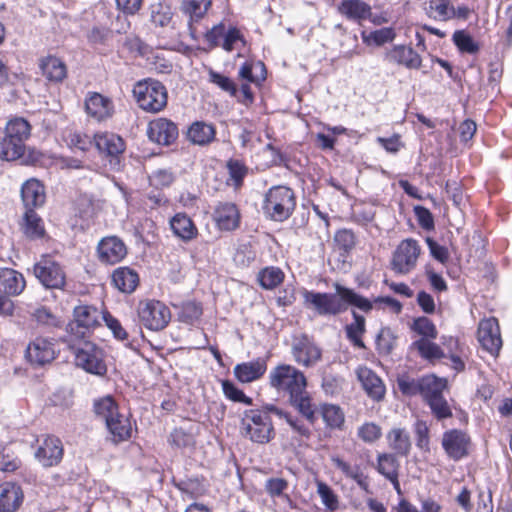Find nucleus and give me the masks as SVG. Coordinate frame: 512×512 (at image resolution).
I'll return each instance as SVG.
<instances>
[{
	"mask_svg": "<svg viewBox=\"0 0 512 512\" xmlns=\"http://www.w3.org/2000/svg\"><path fill=\"white\" fill-rule=\"evenodd\" d=\"M23 501L21 488L11 482L0 484V512H14Z\"/></svg>",
	"mask_w": 512,
	"mask_h": 512,
	"instance_id": "22",
	"label": "nucleus"
},
{
	"mask_svg": "<svg viewBox=\"0 0 512 512\" xmlns=\"http://www.w3.org/2000/svg\"><path fill=\"white\" fill-rule=\"evenodd\" d=\"M68 145L72 148L86 151L92 146V139L80 132H70L66 138Z\"/></svg>",
	"mask_w": 512,
	"mask_h": 512,
	"instance_id": "60",
	"label": "nucleus"
},
{
	"mask_svg": "<svg viewBox=\"0 0 512 512\" xmlns=\"http://www.w3.org/2000/svg\"><path fill=\"white\" fill-rule=\"evenodd\" d=\"M212 0H183V11L192 18H201L208 10Z\"/></svg>",
	"mask_w": 512,
	"mask_h": 512,
	"instance_id": "54",
	"label": "nucleus"
},
{
	"mask_svg": "<svg viewBox=\"0 0 512 512\" xmlns=\"http://www.w3.org/2000/svg\"><path fill=\"white\" fill-rule=\"evenodd\" d=\"M174 8L168 2H159L151 8V21L160 27L173 23Z\"/></svg>",
	"mask_w": 512,
	"mask_h": 512,
	"instance_id": "42",
	"label": "nucleus"
},
{
	"mask_svg": "<svg viewBox=\"0 0 512 512\" xmlns=\"http://www.w3.org/2000/svg\"><path fill=\"white\" fill-rule=\"evenodd\" d=\"M413 346L418 350L419 354L427 360L433 361L440 359L444 353L440 346L430 339L421 338L413 343Z\"/></svg>",
	"mask_w": 512,
	"mask_h": 512,
	"instance_id": "46",
	"label": "nucleus"
},
{
	"mask_svg": "<svg viewBox=\"0 0 512 512\" xmlns=\"http://www.w3.org/2000/svg\"><path fill=\"white\" fill-rule=\"evenodd\" d=\"M56 353L54 338L38 336L28 344L26 358L32 364L42 366L53 361Z\"/></svg>",
	"mask_w": 512,
	"mask_h": 512,
	"instance_id": "11",
	"label": "nucleus"
},
{
	"mask_svg": "<svg viewBox=\"0 0 512 512\" xmlns=\"http://www.w3.org/2000/svg\"><path fill=\"white\" fill-rule=\"evenodd\" d=\"M416 445L423 451H429V427L425 421L415 423Z\"/></svg>",
	"mask_w": 512,
	"mask_h": 512,
	"instance_id": "61",
	"label": "nucleus"
},
{
	"mask_svg": "<svg viewBox=\"0 0 512 512\" xmlns=\"http://www.w3.org/2000/svg\"><path fill=\"white\" fill-rule=\"evenodd\" d=\"M421 248L414 239H405L395 249L392 260V270L401 275L408 274L415 267L420 255Z\"/></svg>",
	"mask_w": 512,
	"mask_h": 512,
	"instance_id": "10",
	"label": "nucleus"
},
{
	"mask_svg": "<svg viewBox=\"0 0 512 512\" xmlns=\"http://www.w3.org/2000/svg\"><path fill=\"white\" fill-rule=\"evenodd\" d=\"M354 321L346 326V334L349 340L357 347L364 348L362 335L365 331V318L353 313Z\"/></svg>",
	"mask_w": 512,
	"mask_h": 512,
	"instance_id": "45",
	"label": "nucleus"
},
{
	"mask_svg": "<svg viewBox=\"0 0 512 512\" xmlns=\"http://www.w3.org/2000/svg\"><path fill=\"white\" fill-rule=\"evenodd\" d=\"M411 329L425 339H435L437 330L435 325L427 317H419L414 320Z\"/></svg>",
	"mask_w": 512,
	"mask_h": 512,
	"instance_id": "53",
	"label": "nucleus"
},
{
	"mask_svg": "<svg viewBox=\"0 0 512 512\" xmlns=\"http://www.w3.org/2000/svg\"><path fill=\"white\" fill-rule=\"evenodd\" d=\"M174 180L173 172L168 169L156 170L149 176L150 185L157 189L170 186Z\"/></svg>",
	"mask_w": 512,
	"mask_h": 512,
	"instance_id": "59",
	"label": "nucleus"
},
{
	"mask_svg": "<svg viewBox=\"0 0 512 512\" xmlns=\"http://www.w3.org/2000/svg\"><path fill=\"white\" fill-rule=\"evenodd\" d=\"M214 219L220 229L229 231L238 227L240 215L234 204L221 203L215 209Z\"/></svg>",
	"mask_w": 512,
	"mask_h": 512,
	"instance_id": "25",
	"label": "nucleus"
},
{
	"mask_svg": "<svg viewBox=\"0 0 512 512\" xmlns=\"http://www.w3.org/2000/svg\"><path fill=\"white\" fill-rule=\"evenodd\" d=\"M241 429L251 441L260 444L269 442L273 434L271 418L261 410L246 411L241 420Z\"/></svg>",
	"mask_w": 512,
	"mask_h": 512,
	"instance_id": "6",
	"label": "nucleus"
},
{
	"mask_svg": "<svg viewBox=\"0 0 512 512\" xmlns=\"http://www.w3.org/2000/svg\"><path fill=\"white\" fill-rule=\"evenodd\" d=\"M427 404L429 405L433 415L439 420L452 416V411L443 395L434 396L427 402Z\"/></svg>",
	"mask_w": 512,
	"mask_h": 512,
	"instance_id": "55",
	"label": "nucleus"
},
{
	"mask_svg": "<svg viewBox=\"0 0 512 512\" xmlns=\"http://www.w3.org/2000/svg\"><path fill=\"white\" fill-rule=\"evenodd\" d=\"M389 447L399 455H407L410 448V437L402 428H393L387 433Z\"/></svg>",
	"mask_w": 512,
	"mask_h": 512,
	"instance_id": "36",
	"label": "nucleus"
},
{
	"mask_svg": "<svg viewBox=\"0 0 512 512\" xmlns=\"http://www.w3.org/2000/svg\"><path fill=\"white\" fill-rule=\"evenodd\" d=\"M335 293H321L303 289V303L307 308L314 309L319 315H337L352 305L364 312L372 309V303L339 283L334 284Z\"/></svg>",
	"mask_w": 512,
	"mask_h": 512,
	"instance_id": "1",
	"label": "nucleus"
},
{
	"mask_svg": "<svg viewBox=\"0 0 512 512\" xmlns=\"http://www.w3.org/2000/svg\"><path fill=\"white\" fill-rule=\"evenodd\" d=\"M5 134L11 138L18 139L22 142H26L31 134V125L29 122L22 118L16 117L9 120L5 127Z\"/></svg>",
	"mask_w": 512,
	"mask_h": 512,
	"instance_id": "41",
	"label": "nucleus"
},
{
	"mask_svg": "<svg viewBox=\"0 0 512 512\" xmlns=\"http://www.w3.org/2000/svg\"><path fill=\"white\" fill-rule=\"evenodd\" d=\"M115 443L128 440L132 435V425L129 418L119 413L106 425Z\"/></svg>",
	"mask_w": 512,
	"mask_h": 512,
	"instance_id": "33",
	"label": "nucleus"
},
{
	"mask_svg": "<svg viewBox=\"0 0 512 512\" xmlns=\"http://www.w3.org/2000/svg\"><path fill=\"white\" fill-rule=\"evenodd\" d=\"M266 370V361L258 358L254 361L237 364L234 367V375L240 382L250 383L261 378Z\"/></svg>",
	"mask_w": 512,
	"mask_h": 512,
	"instance_id": "23",
	"label": "nucleus"
},
{
	"mask_svg": "<svg viewBox=\"0 0 512 512\" xmlns=\"http://www.w3.org/2000/svg\"><path fill=\"white\" fill-rule=\"evenodd\" d=\"M446 388V380L437 378L434 375H428L420 379V395L426 402L430 401L434 396L442 395Z\"/></svg>",
	"mask_w": 512,
	"mask_h": 512,
	"instance_id": "35",
	"label": "nucleus"
},
{
	"mask_svg": "<svg viewBox=\"0 0 512 512\" xmlns=\"http://www.w3.org/2000/svg\"><path fill=\"white\" fill-rule=\"evenodd\" d=\"M288 489V482L283 478H269L265 483V490L270 497H281Z\"/></svg>",
	"mask_w": 512,
	"mask_h": 512,
	"instance_id": "62",
	"label": "nucleus"
},
{
	"mask_svg": "<svg viewBox=\"0 0 512 512\" xmlns=\"http://www.w3.org/2000/svg\"><path fill=\"white\" fill-rule=\"evenodd\" d=\"M34 275L46 288L61 289L65 285L66 274L62 266L48 255L35 263Z\"/></svg>",
	"mask_w": 512,
	"mask_h": 512,
	"instance_id": "9",
	"label": "nucleus"
},
{
	"mask_svg": "<svg viewBox=\"0 0 512 512\" xmlns=\"http://www.w3.org/2000/svg\"><path fill=\"white\" fill-rule=\"evenodd\" d=\"M290 404L304 416L310 424H314L318 418V409L312 403V399L306 389L300 390L289 397Z\"/></svg>",
	"mask_w": 512,
	"mask_h": 512,
	"instance_id": "28",
	"label": "nucleus"
},
{
	"mask_svg": "<svg viewBox=\"0 0 512 512\" xmlns=\"http://www.w3.org/2000/svg\"><path fill=\"white\" fill-rule=\"evenodd\" d=\"M94 142L100 153L111 157L119 165V157L126 149L125 142L122 137L115 133L103 132L94 136Z\"/></svg>",
	"mask_w": 512,
	"mask_h": 512,
	"instance_id": "18",
	"label": "nucleus"
},
{
	"mask_svg": "<svg viewBox=\"0 0 512 512\" xmlns=\"http://www.w3.org/2000/svg\"><path fill=\"white\" fill-rule=\"evenodd\" d=\"M284 280V273L278 267H266L258 274V281L264 289H274Z\"/></svg>",
	"mask_w": 512,
	"mask_h": 512,
	"instance_id": "44",
	"label": "nucleus"
},
{
	"mask_svg": "<svg viewBox=\"0 0 512 512\" xmlns=\"http://www.w3.org/2000/svg\"><path fill=\"white\" fill-rule=\"evenodd\" d=\"M147 133L151 141L168 146L177 139L178 128L166 118H157L149 123Z\"/></svg>",
	"mask_w": 512,
	"mask_h": 512,
	"instance_id": "16",
	"label": "nucleus"
},
{
	"mask_svg": "<svg viewBox=\"0 0 512 512\" xmlns=\"http://www.w3.org/2000/svg\"><path fill=\"white\" fill-rule=\"evenodd\" d=\"M85 109L87 114L97 121L110 118L114 112L112 101L99 93H90L87 96Z\"/></svg>",
	"mask_w": 512,
	"mask_h": 512,
	"instance_id": "20",
	"label": "nucleus"
},
{
	"mask_svg": "<svg viewBox=\"0 0 512 512\" xmlns=\"http://www.w3.org/2000/svg\"><path fill=\"white\" fill-rule=\"evenodd\" d=\"M296 206L295 194L287 186H274L265 194L264 213L274 221H284L290 217Z\"/></svg>",
	"mask_w": 512,
	"mask_h": 512,
	"instance_id": "2",
	"label": "nucleus"
},
{
	"mask_svg": "<svg viewBox=\"0 0 512 512\" xmlns=\"http://www.w3.org/2000/svg\"><path fill=\"white\" fill-rule=\"evenodd\" d=\"M357 376L364 390L374 400H381L385 394V386L382 380L369 368L360 367Z\"/></svg>",
	"mask_w": 512,
	"mask_h": 512,
	"instance_id": "24",
	"label": "nucleus"
},
{
	"mask_svg": "<svg viewBox=\"0 0 512 512\" xmlns=\"http://www.w3.org/2000/svg\"><path fill=\"white\" fill-rule=\"evenodd\" d=\"M215 137V129L212 125L204 122L193 123L188 130V138L198 145L210 143Z\"/></svg>",
	"mask_w": 512,
	"mask_h": 512,
	"instance_id": "37",
	"label": "nucleus"
},
{
	"mask_svg": "<svg viewBox=\"0 0 512 512\" xmlns=\"http://www.w3.org/2000/svg\"><path fill=\"white\" fill-rule=\"evenodd\" d=\"M396 337L390 328H382L376 338L377 350L380 354H389L395 346Z\"/></svg>",
	"mask_w": 512,
	"mask_h": 512,
	"instance_id": "50",
	"label": "nucleus"
},
{
	"mask_svg": "<svg viewBox=\"0 0 512 512\" xmlns=\"http://www.w3.org/2000/svg\"><path fill=\"white\" fill-rule=\"evenodd\" d=\"M272 411H274L280 417H283L292 428V430L297 433L301 439H308L310 437L311 432L309 428L301 420L294 418L289 413L275 407L272 409Z\"/></svg>",
	"mask_w": 512,
	"mask_h": 512,
	"instance_id": "52",
	"label": "nucleus"
},
{
	"mask_svg": "<svg viewBox=\"0 0 512 512\" xmlns=\"http://www.w3.org/2000/svg\"><path fill=\"white\" fill-rule=\"evenodd\" d=\"M378 471L387 479L398 476V462L391 454H381L378 456Z\"/></svg>",
	"mask_w": 512,
	"mask_h": 512,
	"instance_id": "51",
	"label": "nucleus"
},
{
	"mask_svg": "<svg viewBox=\"0 0 512 512\" xmlns=\"http://www.w3.org/2000/svg\"><path fill=\"white\" fill-rule=\"evenodd\" d=\"M268 378L272 388L287 393L289 397L307 387L305 375L289 364L277 365L270 371Z\"/></svg>",
	"mask_w": 512,
	"mask_h": 512,
	"instance_id": "5",
	"label": "nucleus"
},
{
	"mask_svg": "<svg viewBox=\"0 0 512 512\" xmlns=\"http://www.w3.org/2000/svg\"><path fill=\"white\" fill-rule=\"evenodd\" d=\"M97 254L100 262L114 265L125 258L127 247L119 237L108 236L98 243Z\"/></svg>",
	"mask_w": 512,
	"mask_h": 512,
	"instance_id": "15",
	"label": "nucleus"
},
{
	"mask_svg": "<svg viewBox=\"0 0 512 512\" xmlns=\"http://www.w3.org/2000/svg\"><path fill=\"white\" fill-rule=\"evenodd\" d=\"M471 439L468 434L459 429H451L442 436V447L453 460H460L468 455Z\"/></svg>",
	"mask_w": 512,
	"mask_h": 512,
	"instance_id": "14",
	"label": "nucleus"
},
{
	"mask_svg": "<svg viewBox=\"0 0 512 512\" xmlns=\"http://www.w3.org/2000/svg\"><path fill=\"white\" fill-rule=\"evenodd\" d=\"M386 61L404 66L407 69H419L422 65V57L410 46L394 45L385 52Z\"/></svg>",
	"mask_w": 512,
	"mask_h": 512,
	"instance_id": "17",
	"label": "nucleus"
},
{
	"mask_svg": "<svg viewBox=\"0 0 512 512\" xmlns=\"http://www.w3.org/2000/svg\"><path fill=\"white\" fill-rule=\"evenodd\" d=\"M74 351L75 364L88 373L102 376L106 373L107 367L103 359V351L91 341H79L77 344H70Z\"/></svg>",
	"mask_w": 512,
	"mask_h": 512,
	"instance_id": "7",
	"label": "nucleus"
},
{
	"mask_svg": "<svg viewBox=\"0 0 512 512\" xmlns=\"http://www.w3.org/2000/svg\"><path fill=\"white\" fill-rule=\"evenodd\" d=\"M25 288V280L21 273L3 268L0 270V292L6 295H19Z\"/></svg>",
	"mask_w": 512,
	"mask_h": 512,
	"instance_id": "27",
	"label": "nucleus"
},
{
	"mask_svg": "<svg viewBox=\"0 0 512 512\" xmlns=\"http://www.w3.org/2000/svg\"><path fill=\"white\" fill-rule=\"evenodd\" d=\"M334 241L337 247L345 252L353 249L355 246V237L352 231L343 229L336 232Z\"/></svg>",
	"mask_w": 512,
	"mask_h": 512,
	"instance_id": "63",
	"label": "nucleus"
},
{
	"mask_svg": "<svg viewBox=\"0 0 512 512\" xmlns=\"http://www.w3.org/2000/svg\"><path fill=\"white\" fill-rule=\"evenodd\" d=\"M208 75L209 82L215 84L223 91L229 93L231 96L235 97L237 95L236 85L229 77L213 70H210Z\"/></svg>",
	"mask_w": 512,
	"mask_h": 512,
	"instance_id": "57",
	"label": "nucleus"
},
{
	"mask_svg": "<svg viewBox=\"0 0 512 512\" xmlns=\"http://www.w3.org/2000/svg\"><path fill=\"white\" fill-rule=\"evenodd\" d=\"M478 341L484 350L497 356L502 347V338L496 318L483 319L478 327Z\"/></svg>",
	"mask_w": 512,
	"mask_h": 512,
	"instance_id": "13",
	"label": "nucleus"
},
{
	"mask_svg": "<svg viewBox=\"0 0 512 512\" xmlns=\"http://www.w3.org/2000/svg\"><path fill=\"white\" fill-rule=\"evenodd\" d=\"M382 436L381 427L374 422H364L357 428V437L367 444H373Z\"/></svg>",
	"mask_w": 512,
	"mask_h": 512,
	"instance_id": "47",
	"label": "nucleus"
},
{
	"mask_svg": "<svg viewBox=\"0 0 512 512\" xmlns=\"http://www.w3.org/2000/svg\"><path fill=\"white\" fill-rule=\"evenodd\" d=\"M36 321L40 324L52 327H58L62 324V320L52 314L47 308H39L34 312Z\"/></svg>",
	"mask_w": 512,
	"mask_h": 512,
	"instance_id": "64",
	"label": "nucleus"
},
{
	"mask_svg": "<svg viewBox=\"0 0 512 512\" xmlns=\"http://www.w3.org/2000/svg\"><path fill=\"white\" fill-rule=\"evenodd\" d=\"M221 46L226 51L238 50L245 46V40L237 28H229Z\"/></svg>",
	"mask_w": 512,
	"mask_h": 512,
	"instance_id": "56",
	"label": "nucleus"
},
{
	"mask_svg": "<svg viewBox=\"0 0 512 512\" xmlns=\"http://www.w3.org/2000/svg\"><path fill=\"white\" fill-rule=\"evenodd\" d=\"M331 461L347 478L354 480L364 491H368L369 482L358 465H352L338 456H332Z\"/></svg>",
	"mask_w": 512,
	"mask_h": 512,
	"instance_id": "31",
	"label": "nucleus"
},
{
	"mask_svg": "<svg viewBox=\"0 0 512 512\" xmlns=\"http://www.w3.org/2000/svg\"><path fill=\"white\" fill-rule=\"evenodd\" d=\"M133 94L139 107L146 112L157 113L167 105L165 86L153 79L139 81L133 88Z\"/></svg>",
	"mask_w": 512,
	"mask_h": 512,
	"instance_id": "3",
	"label": "nucleus"
},
{
	"mask_svg": "<svg viewBox=\"0 0 512 512\" xmlns=\"http://www.w3.org/2000/svg\"><path fill=\"white\" fill-rule=\"evenodd\" d=\"M22 230L31 239H37L44 235L42 220L33 209L26 210L23 217Z\"/></svg>",
	"mask_w": 512,
	"mask_h": 512,
	"instance_id": "39",
	"label": "nucleus"
},
{
	"mask_svg": "<svg viewBox=\"0 0 512 512\" xmlns=\"http://www.w3.org/2000/svg\"><path fill=\"white\" fill-rule=\"evenodd\" d=\"M363 43L366 45L382 46L386 43H391L396 38V31L392 27H384L374 30L370 33L363 31L361 33Z\"/></svg>",
	"mask_w": 512,
	"mask_h": 512,
	"instance_id": "40",
	"label": "nucleus"
},
{
	"mask_svg": "<svg viewBox=\"0 0 512 512\" xmlns=\"http://www.w3.org/2000/svg\"><path fill=\"white\" fill-rule=\"evenodd\" d=\"M170 227L175 236L188 242L196 238L198 234L197 227L193 221L184 213H177L170 220Z\"/></svg>",
	"mask_w": 512,
	"mask_h": 512,
	"instance_id": "29",
	"label": "nucleus"
},
{
	"mask_svg": "<svg viewBox=\"0 0 512 512\" xmlns=\"http://www.w3.org/2000/svg\"><path fill=\"white\" fill-rule=\"evenodd\" d=\"M317 493L321 498L323 505L330 511H335L339 507L338 496L334 491L324 482H317Z\"/></svg>",
	"mask_w": 512,
	"mask_h": 512,
	"instance_id": "49",
	"label": "nucleus"
},
{
	"mask_svg": "<svg viewBox=\"0 0 512 512\" xmlns=\"http://www.w3.org/2000/svg\"><path fill=\"white\" fill-rule=\"evenodd\" d=\"M63 456V447L60 439L48 436L35 452V457L44 467L57 465Z\"/></svg>",
	"mask_w": 512,
	"mask_h": 512,
	"instance_id": "19",
	"label": "nucleus"
},
{
	"mask_svg": "<svg viewBox=\"0 0 512 512\" xmlns=\"http://www.w3.org/2000/svg\"><path fill=\"white\" fill-rule=\"evenodd\" d=\"M103 313L99 309L91 305H79L73 310V320L67 325L69 333V342L81 340L88 337L103 320Z\"/></svg>",
	"mask_w": 512,
	"mask_h": 512,
	"instance_id": "4",
	"label": "nucleus"
},
{
	"mask_svg": "<svg viewBox=\"0 0 512 512\" xmlns=\"http://www.w3.org/2000/svg\"><path fill=\"white\" fill-rule=\"evenodd\" d=\"M337 10L346 19L360 24L370 16L371 6L363 0H342Z\"/></svg>",
	"mask_w": 512,
	"mask_h": 512,
	"instance_id": "21",
	"label": "nucleus"
},
{
	"mask_svg": "<svg viewBox=\"0 0 512 512\" xmlns=\"http://www.w3.org/2000/svg\"><path fill=\"white\" fill-rule=\"evenodd\" d=\"M112 283L119 291L132 293L139 284V276L129 267H119L112 274Z\"/></svg>",
	"mask_w": 512,
	"mask_h": 512,
	"instance_id": "30",
	"label": "nucleus"
},
{
	"mask_svg": "<svg viewBox=\"0 0 512 512\" xmlns=\"http://www.w3.org/2000/svg\"><path fill=\"white\" fill-rule=\"evenodd\" d=\"M25 143L5 134L0 141V157L7 161L17 160L24 155Z\"/></svg>",
	"mask_w": 512,
	"mask_h": 512,
	"instance_id": "34",
	"label": "nucleus"
},
{
	"mask_svg": "<svg viewBox=\"0 0 512 512\" xmlns=\"http://www.w3.org/2000/svg\"><path fill=\"white\" fill-rule=\"evenodd\" d=\"M292 355L299 365L310 367L320 360L321 351L307 335L300 334L293 337Z\"/></svg>",
	"mask_w": 512,
	"mask_h": 512,
	"instance_id": "12",
	"label": "nucleus"
},
{
	"mask_svg": "<svg viewBox=\"0 0 512 512\" xmlns=\"http://www.w3.org/2000/svg\"><path fill=\"white\" fill-rule=\"evenodd\" d=\"M138 316L147 329L159 331L170 322L171 312L164 303L157 300H147L140 302Z\"/></svg>",
	"mask_w": 512,
	"mask_h": 512,
	"instance_id": "8",
	"label": "nucleus"
},
{
	"mask_svg": "<svg viewBox=\"0 0 512 512\" xmlns=\"http://www.w3.org/2000/svg\"><path fill=\"white\" fill-rule=\"evenodd\" d=\"M21 197L27 209L41 206L45 202L44 187L38 180L29 179L22 185Z\"/></svg>",
	"mask_w": 512,
	"mask_h": 512,
	"instance_id": "26",
	"label": "nucleus"
},
{
	"mask_svg": "<svg viewBox=\"0 0 512 512\" xmlns=\"http://www.w3.org/2000/svg\"><path fill=\"white\" fill-rule=\"evenodd\" d=\"M318 414L321 415L326 426L331 429L341 428L344 423V413L337 405L328 403L321 404L318 409Z\"/></svg>",
	"mask_w": 512,
	"mask_h": 512,
	"instance_id": "38",
	"label": "nucleus"
},
{
	"mask_svg": "<svg viewBox=\"0 0 512 512\" xmlns=\"http://www.w3.org/2000/svg\"><path fill=\"white\" fill-rule=\"evenodd\" d=\"M222 390L224 395L234 402H240L246 405H250L252 403L251 398L246 396L241 389L228 380L222 381Z\"/></svg>",
	"mask_w": 512,
	"mask_h": 512,
	"instance_id": "58",
	"label": "nucleus"
},
{
	"mask_svg": "<svg viewBox=\"0 0 512 512\" xmlns=\"http://www.w3.org/2000/svg\"><path fill=\"white\" fill-rule=\"evenodd\" d=\"M43 76L51 82H61L67 75L66 65L57 57L49 56L40 63Z\"/></svg>",
	"mask_w": 512,
	"mask_h": 512,
	"instance_id": "32",
	"label": "nucleus"
},
{
	"mask_svg": "<svg viewBox=\"0 0 512 512\" xmlns=\"http://www.w3.org/2000/svg\"><path fill=\"white\" fill-rule=\"evenodd\" d=\"M453 41L461 52L474 54L479 50L478 43L463 30L456 31L453 34Z\"/></svg>",
	"mask_w": 512,
	"mask_h": 512,
	"instance_id": "48",
	"label": "nucleus"
},
{
	"mask_svg": "<svg viewBox=\"0 0 512 512\" xmlns=\"http://www.w3.org/2000/svg\"><path fill=\"white\" fill-rule=\"evenodd\" d=\"M94 411L98 417L105 421L106 425L120 413L116 402L111 396L96 400Z\"/></svg>",
	"mask_w": 512,
	"mask_h": 512,
	"instance_id": "43",
	"label": "nucleus"
}]
</instances>
